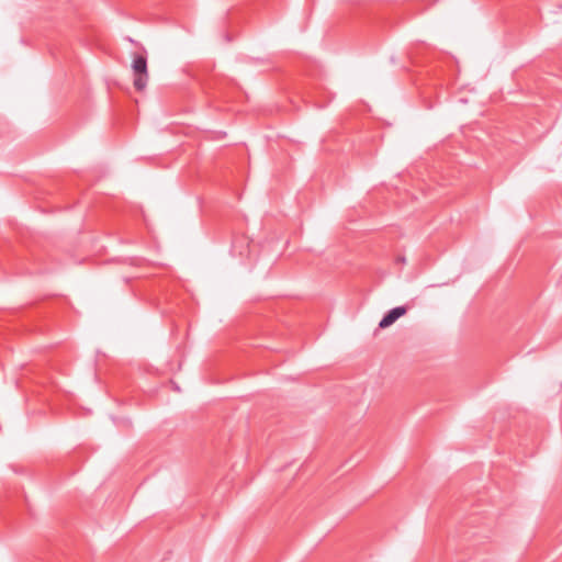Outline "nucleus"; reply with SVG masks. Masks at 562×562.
I'll return each instance as SVG.
<instances>
[{
	"label": "nucleus",
	"instance_id": "nucleus-1",
	"mask_svg": "<svg viewBox=\"0 0 562 562\" xmlns=\"http://www.w3.org/2000/svg\"><path fill=\"white\" fill-rule=\"evenodd\" d=\"M132 69L134 72V87L137 91H143L149 78L146 57L143 55L134 56Z\"/></svg>",
	"mask_w": 562,
	"mask_h": 562
},
{
	"label": "nucleus",
	"instance_id": "nucleus-2",
	"mask_svg": "<svg viewBox=\"0 0 562 562\" xmlns=\"http://www.w3.org/2000/svg\"><path fill=\"white\" fill-rule=\"evenodd\" d=\"M406 313V308L404 306H397L390 310L383 318L379 323L380 328H386L395 323L401 316Z\"/></svg>",
	"mask_w": 562,
	"mask_h": 562
}]
</instances>
